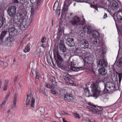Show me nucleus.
<instances>
[{"instance_id":"f257e3e1","label":"nucleus","mask_w":122,"mask_h":122,"mask_svg":"<svg viewBox=\"0 0 122 122\" xmlns=\"http://www.w3.org/2000/svg\"><path fill=\"white\" fill-rule=\"evenodd\" d=\"M18 19H13V23L14 27L18 30H24L27 28L30 25V22L26 23V20H22V22L18 21Z\"/></svg>"},{"instance_id":"f03ea898","label":"nucleus","mask_w":122,"mask_h":122,"mask_svg":"<svg viewBox=\"0 0 122 122\" xmlns=\"http://www.w3.org/2000/svg\"><path fill=\"white\" fill-rule=\"evenodd\" d=\"M95 83H92L90 86V89L92 94H93L94 96L97 98V97L101 96L102 93L101 91L98 89L97 85Z\"/></svg>"},{"instance_id":"7ed1b4c3","label":"nucleus","mask_w":122,"mask_h":122,"mask_svg":"<svg viewBox=\"0 0 122 122\" xmlns=\"http://www.w3.org/2000/svg\"><path fill=\"white\" fill-rule=\"evenodd\" d=\"M105 88L104 90L105 93H109L115 90L116 88L114 84L112 82H108L106 84H104Z\"/></svg>"},{"instance_id":"20e7f679","label":"nucleus","mask_w":122,"mask_h":122,"mask_svg":"<svg viewBox=\"0 0 122 122\" xmlns=\"http://www.w3.org/2000/svg\"><path fill=\"white\" fill-rule=\"evenodd\" d=\"M54 54V57L57 66L59 68H61L62 66L63 60V58L60 55V53L56 51V55Z\"/></svg>"},{"instance_id":"39448f33","label":"nucleus","mask_w":122,"mask_h":122,"mask_svg":"<svg viewBox=\"0 0 122 122\" xmlns=\"http://www.w3.org/2000/svg\"><path fill=\"white\" fill-rule=\"evenodd\" d=\"M16 7L13 6H9L7 10L9 15L11 17H13V19H18V16L16 15Z\"/></svg>"},{"instance_id":"423d86ee","label":"nucleus","mask_w":122,"mask_h":122,"mask_svg":"<svg viewBox=\"0 0 122 122\" xmlns=\"http://www.w3.org/2000/svg\"><path fill=\"white\" fill-rule=\"evenodd\" d=\"M83 31L85 33L86 32L87 34L91 33L92 35L95 37H98L99 36V34L97 31L96 30L92 31L90 27L86 26L83 28Z\"/></svg>"},{"instance_id":"0eeeda50","label":"nucleus","mask_w":122,"mask_h":122,"mask_svg":"<svg viewBox=\"0 0 122 122\" xmlns=\"http://www.w3.org/2000/svg\"><path fill=\"white\" fill-rule=\"evenodd\" d=\"M19 15L20 16V18L19 20H18V21L22 22V20L25 19L26 20V23H27L29 22H30V23L32 22V19L31 18H30L29 19H28L27 16L26 15L25 12L20 13Z\"/></svg>"},{"instance_id":"6e6552de","label":"nucleus","mask_w":122,"mask_h":122,"mask_svg":"<svg viewBox=\"0 0 122 122\" xmlns=\"http://www.w3.org/2000/svg\"><path fill=\"white\" fill-rule=\"evenodd\" d=\"M40 2L37 1L36 3L34 4L33 5H32V4H31V5H30L31 7H32L31 8V15H33L34 13L38 10L40 7Z\"/></svg>"},{"instance_id":"1a4fd4ad","label":"nucleus","mask_w":122,"mask_h":122,"mask_svg":"<svg viewBox=\"0 0 122 122\" xmlns=\"http://www.w3.org/2000/svg\"><path fill=\"white\" fill-rule=\"evenodd\" d=\"M14 41L15 39L13 37L9 36L5 38V40L3 41L2 44L9 46H10L12 42Z\"/></svg>"},{"instance_id":"9d476101","label":"nucleus","mask_w":122,"mask_h":122,"mask_svg":"<svg viewBox=\"0 0 122 122\" xmlns=\"http://www.w3.org/2000/svg\"><path fill=\"white\" fill-rule=\"evenodd\" d=\"M110 2L109 5V8L111 10H115L117 9L118 8V3L114 0H108Z\"/></svg>"},{"instance_id":"9b49d317","label":"nucleus","mask_w":122,"mask_h":122,"mask_svg":"<svg viewBox=\"0 0 122 122\" xmlns=\"http://www.w3.org/2000/svg\"><path fill=\"white\" fill-rule=\"evenodd\" d=\"M108 62L104 58L100 59L97 61V65L98 67H103L107 66Z\"/></svg>"},{"instance_id":"f8f14e48","label":"nucleus","mask_w":122,"mask_h":122,"mask_svg":"<svg viewBox=\"0 0 122 122\" xmlns=\"http://www.w3.org/2000/svg\"><path fill=\"white\" fill-rule=\"evenodd\" d=\"M80 19L77 16L73 17L69 22L72 25L74 26L79 24L80 22Z\"/></svg>"},{"instance_id":"ddd939ff","label":"nucleus","mask_w":122,"mask_h":122,"mask_svg":"<svg viewBox=\"0 0 122 122\" xmlns=\"http://www.w3.org/2000/svg\"><path fill=\"white\" fill-rule=\"evenodd\" d=\"M8 32L9 36L13 37L16 36L18 33L17 30L13 27H11L9 28Z\"/></svg>"},{"instance_id":"4468645a","label":"nucleus","mask_w":122,"mask_h":122,"mask_svg":"<svg viewBox=\"0 0 122 122\" xmlns=\"http://www.w3.org/2000/svg\"><path fill=\"white\" fill-rule=\"evenodd\" d=\"M88 41L85 39L80 40V46L82 48L86 49L88 48L89 44Z\"/></svg>"},{"instance_id":"2eb2a0df","label":"nucleus","mask_w":122,"mask_h":122,"mask_svg":"<svg viewBox=\"0 0 122 122\" xmlns=\"http://www.w3.org/2000/svg\"><path fill=\"white\" fill-rule=\"evenodd\" d=\"M73 53L76 55L80 57H81L82 56V53L81 48L79 47L74 49L73 50Z\"/></svg>"},{"instance_id":"dca6fc26","label":"nucleus","mask_w":122,"mask_h":122,"mask_svg":"<svg viewBox=\"0 0 122 122\" xmlns=\"http://www.w3.org/2000/svg\"><path fill=\"white\" fill-rule=\"evenodd\" d=\"M64 98L65 100L70 102L73 100L74 98L72 94L67 93L64 95Z\"/></svg>"},{"instance_id":"f3484780","label":"nucleus","mask_w":122,"mask_h":122,"mask_svg":"<svg viewBox=\"0 0 122 122\" xmlns=\"http://www.w3.org/2000/svg\"><path fill=\"white\" fill-rule=\"evenodd\" d=\"M66 43L70 47L73 46L75 45L74 39L72 38H68L66 39Z\"/></svg>"},{"instance_id":"a211bd4d","label":"nucleus","mask_w":122,"mask_h":122,"mask_svg":"<svg viewBox=\"0 0 122 122\" xmlns=\"http://www.w3.org/2000/svg\"><path fill=\"white\" fill-rule=\"evenodd\" d=\"M99 75V76H104L107 73V70L105 67H101L98 70Z\"/></svg>"},{"instance_id":"6ab92c4d","label":"nucleus","mask_w":122,"mask_h":122,"mask_svg":"<svg viewBox=\"0 0 122 122\" xmlns=\"http://www.w3.org/2000/svg\"><path fill=\"white\" fill-rule=\"evenodd\" d=\"M68 67L69 68V69H68L67 70L70 71L71 70L74 71H78L80 70H81L82 68V67H75L72 65L69 66Z\"/></svg>"},{"instance_id":"aec40b11","label":"nucleus","mask_w":122,"mask_h":122,"mask_svg":"<svg viewBox=\"0 0 122 122\" xmlns=\"http://www.w3.org/2000/svg\"><path fill=\"white\" fill-rule=\"evenodd\" d=\"M7 31H6L3 30L1 33L0 37V41L2 43L4 41L3 39L4 38L5 35L6 34Z\"/></svg>"},{"instance_id":"412c9836","label":"nucleus","mask_w":122,"mask_h":122,"mask_svg":"<svg viewBox=\"0 0 122 122\" xmlns=\"http://www.w3.org/2000/svg\"><path fill=\"white\" fill-rule=\"evenodd\" d=\"M91 87L89 88V89L88 88H86L84 90V92L86 96L89 97L91 96L92 95V93L90 92V90H91L90 89Z\"/></svg>"},{"instance_id":"4be33fe9","label":"nucleus","mask_w":122,"mask_h":122,"mask_svg":"<svg viewBox=\"0 0 122 122\" xmlns=\"http://www.w3.org/2000/svg\"><path fill=\"white\" fill-rule=\"evenodd\" d=\"M88 42L92 43L94 45L97 44L98 42L97 38L96 37H92V38H90L89 40H88Z\"/></svg>"},{"instance_id":"5701e85b","label":"nucleus","mask_w":122,"mask_h":122,"mask_svg":"<svg viewBox=\"0 0 122 122\" xmlns=\"http://www.w3.org/2000/svg\"><path fill=\"white\" fill-rule=\"evenodd\" d=\"M85 57L86 60H87V61L89 62H92L93 60V57L90 55L89 54H86L85 56Z\"/></svg>"},{"instance_id":"b1692460","label":"nucleus","mask_w":122,"mask_h":122,"mask_svg":"<svg viewBox=\"0 0 122 122\" xmlns=\"http://www.w3.org/2000/svg\"><path fill=\"white\" fill-rule=\"evenodd\" d=\"M117 18L119 21L122 22V11H119L117 14Z\"/></svg>"},{"instance_id":"393cba45","label":"nucleus","mask_w":122,"mask_h":122,"mask_svg":"<svg viewBox=\"0 0 122 122\" xmlns=\"http://www.w3.org/2000/svg\"><path fill=\"white\" fill-rule=\"evenodd\" d=\"M17 95L16 94H14V98L13 100V104L12 105L11 108L12 109H13L14 107L16 106V102H17Z\"/></svg>"},{"instance_id":"a878e982","label":"nucleus","mask_w":122,"mask_h":122,"mask_svg":"<svg viewBox=\"0 0 122 122\" xmlns=\"http://www.w3.org/2000/svg\"><path fill=\"white\" fill-rule=\"evenodd\" d=\"M69 5L67 4L64 3L63 5V7L62 9V11H64L67 10L68 9V7Z\"/></svg>"},{"instance_id":"bb28decb","label":"nucleus","mask_w":122,"mask_h":122,"mask_svg":"<svg viewBox=\"0 0 122 122\" xmlns=\"http://www.w3.org/2000/svg\"><path fill=\"white\" fill-rule=\"evenodd\" d=\"M59 48L60 50L61 51L63 52H66V50L67 48L65 46L61 47H59Z\"/></svg>"},{"instance_id":"cd10ccee","label":"nucleus","mask_w":122,"mask_h":122,"mask_svg":"<svg viewBox=\"0 0 122 122\" xmlns=\"http://www.w3.org/2000/svg\"><path fill=\"white\" fill-rule=\"evenodd\" d=\"M8 81L7 80L5 81V84H4L3 88V90L4 91L7 90L8 86Z\"/></svg>"},{"instance_id":"c85d7f7f","label":"nucleus","mask_w":122,"mask_h":122,"mask_svg":"<svg viewBox=\"0 0 122 122\" xmlns=\"http://www.w3.org/2000/svg\"><path fill=\"white\" fill-rule=\"evenodd\" d=\"M117 64L119 67L122 66V58H120Z\"/></svg>"},{"instance_id":"c756f323","label":"nucleus","mask_w":122,"mask_h":122,"mask_svg":"<svg viewBox=\"0 0 122 122\" xmlns=\"http://www.w3.org/2000/svg\"><path fill=\"white\" fill-rule=\"evenodd\" d=\"M30 44H28L26 46L24 50V51L25 52H28L30 50Z\"/></svg>"},{"instance_id":"7c9ffc66","label":"nucleus","mask_w":122,"mask_h":122,"mask_svg":"<svg viewBox=\"0 0 122 122\" xmlns=\"http://www.w3.org/2000/svg\"><path fill=\"white\" fill-rule=\"evenodd\" d=\"M59 27L58 29V32L59 33H61L63 30V27L61 26V23H60L59 25Z\"/></svg>"},{"instance_id":"2f4dec72","label":"nucleus","mask_w":122,"mask_h":122,"mask_svg":"<svg viewBox=\"0 0 122 122\" xmlns=\"http://www.w3.org/2000/svg\"><path fill=\"white\" fill-rule=\"evenodd\" d=\"M35 99L34 98L32 97L31 100V107H35Z\"/></svg>"},{"instance_id":"473e14b6","label":"nucleus","mask_w":122,"mask_h":122,"mask_svg":"<svg viewBox=\"0 0 122 122\" xmlns=\"http://www.w3.org/2000/svg\"><path fill=\"white\" fill-rule=\"evenodd\" d=\"M118 76L119 78V84L118 83H117L118 84H119V85H120L122 77V73H118Z\"/></svg>"},{"instance_id":"72a5a7b5","label":"nucleus","mask_w":122,"mask_h":122,"mask_svg":"<svg viewBox=\"0 0 122 122\" xmlns=\"http://www.w3.org/2000/svg\"><path fill=\"white\" fill-rule=\"evenodd\" d=\"M59 3L58 2H56L54 5L53 9L54 10H57L58 6Z\"/></svg>"},{"instance_id":"f704fd0d","label":"nucleus","mask_w":122,"mask_h":122,"mask_svg":"<svg viewBox=\"0 0 122 122\" xmlns=\"http://www.w3.org/2000/svg\"><path fill=\"white\" fill-rule=\"evenodd\" d=\"M101 50V56H102V57H101V58H104V55L106 53V52L105 51H104V50L103 49H102V50Z\"/></svg>"},{"instance_id":"c9c22d12","label":"nucleus","mask_w":122,"mask_h":122,"mask_svg":"<svg viewBox=\"0 0 122 122\" xmlns=\"http://www.w3.org/2000/svg\"><path fill=\"white\" fill-rule=\"evenodd\" d=\"M65 46V44L64 41L62 40H61L58 46L59 47L63 46Z\"/></svg>"},{"instance_id":"e433bc0d","label":"nucleus","mask_w":122,"mask_h":122,"mask_svg":"<svg viewBox=\"0 0 122 122\" xmlns=\"http://www.w3.org/2000/svg\"><path fill=\"white\" fill-rule=\"evenodd\" d=\"M50 81L54 85L55 84V83L56 82L55 78L52 76L50 78Z\"/></svg>"},{"instance_id":"4c0bfd02","label":"nucleus","mask_w":122,"mask_h":122,"mask_svg":"<svg viewBox=\"0 0 122 122\" xmlns=\"http://www.w3.org/2000/svg\"><path fill=\"white\" fill-rule=\"evenodd\" d=\"M98 45L100 46H103L104 45V43L102 41H100L99 40H98Z\"/></svg>"},{"instance_id":"58836bf2","label":"nucleus","mask_w":122,"mask_h":122,"mask_svg":"<svg viewBox=\"0 0 122 122\" xmlns=\"http://www.w3.org/2000/svg\"><path fill=\"white\" fill-rule=\"evenodd\" d=\"M66 92V90L64 89L61 90L60 91V93L61 95L64 96V94H65Z\"/></svg>"},{"instance_id":"ea45409f","label":"nucleus","mask_w":122,"mask_h":122,"mask_svg":"<svg viewBox=\"0 0 122 122\" xmlns=\"http://www.w3.org/2000/svg\"><path fill=\"white\" fill-rule=\"evenodd\" d=\"M4 23V20H3V18L0 16V26L2 25Z\"/></svg>"},{"instance_id":"a19ab883","label":"nucleus","mask_w":122,"mask_h":122,"mask_svg":"<svg viewBox=\"0 0 122 122\" xmlns=\"http://www.w3.org/2000/svg\"><path fill=\"white\" fill-rule=\"evenodd\" d=\"M42 92L45 96H47V90L46 89L44 88L43 90H42Z\"/></svg>"},{"instance_id":"79ce46f5","label":"nucleus","mask_w":122,"mask_h":122,"mask_svg":"<svg viewBox=\"0 0 122 122\" xmlns=\"http://www.w3.org/2000/svg\"><path fill=\"white\" fill-rule=\"evenodd\" d=\"M65 77L69 79H71L73 78L72 76L68 74H66L65 75Z\"/></svg>"},{"instance_id":"37998d69","label":"nucleus","mask_w":122,"mask_h":122,"mask_svg":"<svg viewBox=\"0 0 122 122\" xmlns=\"http://www.w3.org/2000/svg\"><path fill=\"white\" fill-rule=\"evenodd\" d=\"M71 0H66L64 3L66 4H68L70 5L71 3Z\"/></svg>"},{"instance_id":"c03bdc74","label":"nucleus","mask_w":122,"mask_h":122,"mask_svg":"<svg viewBox=\"0 0 122 122\" xmlns=\"http://www.w3.org/2000/svg\"><path fill=\"white\" fill-rule=\"evenodd\" d=\"M10 95V92H8L7 93V94L6 95L4 99L7 101Z\"/></svg>"},{"instance_id":"a18cd8bd","label":"nucleus","mask_w":122,"mask_h":122,"mask_svg":"<svg viewBox=\"0 0 122 122\" xmlns=\"http://www.w3.org/2000/svg\"><path fill=\"white\" fill-rule=\"evenodd\" d=\"M35 53L36 54V55L38 57H39L40 56L41 53L39 51H38L37 50H36L35 52Z\"/></svg>"},{"instance_id":"49530a36","label":"nucleus","mask_w":122,"mask_h":122,"mask_svg":"<svg viewBox=\"0 0 122 122\" xmlns=\"http://www.w3.org/2000/svg\"><path fill=\"white\" fill-rule=\"evenodd\" d=\"M46 40V38L45 37H43L41 39V42L44 43L45 42V41Z\"/></svg>"},{"instance_id":"de8ad7c7","label":"nucleus","mask_w":122,"mask_h":122,"mask_svg":"<svg viewBox=\"0 0 122 122\" xmlns=\"http://www.w3.org/2000/svg\"><path fill=\"white\" fill-rule=\"evenodd\" d=\"M74 117L75 118H80L79 115L76 113H74Z\"/></svg>"},{"instance_id":"09e8293b","label":"nucleus","mask_w":122,"mask_h":122,"mask_svg":"<svg viewBox=\"0 0 122 122\" xmlns=\"http://www.w3.org/2000/svg\"><path fill=\"white\" fill-rule=\"evenodd\" d=\"M89 108L91 111H92V112H96V109L92 107H89Z\"/></svg>"},{"instance_id":"8fccbe9b","label":"nucleus","mask_w":122,"mask_h":122,"mask_svg":"<svg viewBox=\"0 0 122 122\" xmlns=\"http://www.w3.org/2000/svg\"><path fill=\"white\" fill-rule=\"evenodd\" d=\"M51 92L54 95H56L57 94V93L54 90H51Z\"/></svg>"},{"instance_id":"3c124183","label":"nucleus","mask_w":122,"mask_h":122,"mask_svg":"<svg viewBox=\"0 0 122 122\" xmlns=\"http://www.w3.org/2000/svg\"><path fill=\"white\" fill-rule=\"evenodd\" d=\"M97 109L99 111H101L103 110V109L102 107H97Z\"/></svg>"},{"instance_id":"603ef678","label":"nucleus","mask_w":122,"mask_h":122,"mask_svg":"<svg viewBox=\"0 0 122 122\" xmlns=\"http://www.w3.org/2000/svg\"><path fill=\"white\" fill-rule=\"evenodd\" d=\"M101 112H101V111H97L96 110V112H95L94 113L100 115L101 114Z\"/></svg>"},{"instance_id":"864d4df0","label":"nucleus","mask_w":122,"mask_h":122,"mask_svg":"<svg viewBox=\"0 0 122 122\" xmlns=\"http://www.w3.org/2000/svg\"><path fill=\"white\" fill-rule=\"evenodd\" d=\"M31 98V94L30 93V94H28L27 95V98L26 99L30 100Z\"/></svg>"},{"instance_id":"5fc2aeb1","label":"nucleus","mask_w":122,"mask_h":122,"mask_svg":"<svg viewBox=\"0 0 122 122\" xmlns=\"http://www.w3.org/2000/svg\"><path fill=\"white\" fill-rule=\"evenodd\" d=\"M30 1L31 2V3L32 4L35 3H36V2L37 1L36 0H30Z\"/></svg>"},{"instance_id":"6e6d98bb","label":"nucleus","mask_w":122,"mask_h":122,"mask_svg":"<svg viewBox=\"0 0 122 122\" xmlns=\"http://www.w3.org/2000/svg\"><path fill=\"white\" fill-rule=\"evenodd\" d=\"M69 79L66 77L65 78H64V80L66 82H69Z\"/></svg>"},{"instance_id":"4d7b16f0","label":"nucleus","mask_w":122,"mask_h":122,"mask_svg":"<svg viewBox=\"0 0 122 122\" xmlns=\"http://www.w3.org/2000/svg\"><path fill=\"white\" fill-rule=\"evenodd\" d=\"M20 0L21 3L22 4H24L27 2V0Z\"/></svg>"},{"instance_id":"13d9d810","label":"nucleus","mask_w":122,"mask_h":122,"mask_svg":"<svg viewBox=\"0 0 122 122\" xmlns=\"http://www.w3.org/2000/svg\"><path fill=\"white\" fill-rule=\"evenodd\" d=\"M60 9H58L57 11L56 12V15L58 16H59L60 15Z\"/></svg>"},{"instance_id":"bf43d9fd","label":"nucleus","mask_w":122,"mask_h":122,"mask_svg":"<svg viewBox=\"0 0 122 122\" xmlns=\"http://www.w3.org/2000/svg\"><path fill=\"white\" fill-rule=\"evenodd\" d=\"M30 100L26 99V105H27L28 104L29 102L30 101Z\"/></svg>"},{"instance_id":"052dcab7","label":"nucleus","mask_w":122,"mask_h":122,"mask_svg":"<svg viewBox=\"0 0 122 122\" xmlns=\"http://www.w3.org/2000/svg\"><path fill=\"white\" fill-rule=\"evenodd\" d=\"M55 88V87L54 86L52 85L51 84L50 86V87H49V88L51 89H54Z\"/></svg>"},{"instance_id":"680f3d73","label":"nucleus","mask_w":122,"mask_h":122,"mask_svg":"<svg viewBox=\"0 0 122 122\" xmlns=\"http://www.w3.org/2000/svg\"><path fill=\"white\" fill-rule=\"evenodd\" d=\"M51 84L47 83H46L45 84V86L47 88H49V87H50V86Z\"/></svg>"},{"instance_id":"e2e57ef3","label":"nucleus","mask_w":122,"mask_h":122,"mask_svg":"<svg viewBox=\"0 0 122 122\" xmlns=\"http://www.w3.org/2000/svg\"><path fill=\"white\" fill-rule=\"evenodd\" d=\"M107 14L105 13H104V15L103 16V18L104 19H105L106 18H107Z\"/></svg>"},{"instance_id":"0e129e2a","label":"nucleus","mask_w":122,"mask_h":122,"mask_svg":"<svg viewBox=\"0 0 122 122\" xmlns=\"http://www.w3.org/2000/svg\"><path fill=\"white\" fill-rule=\"evenodd\" d=\"M7 101L6 100H5L4 99V100L2 102V104H3V105H4L5 103L6 102H7Z\"/></svg>"},{"instance_id":"69168bd1","label":"nucleus","mask_w":122,"mask_h":122,"mask_svg":"<svg viewBox=\"0 0 122 122\" xmlns=\"http://www.w3.org/2000/svg\"><path fill=\"white\" fill-rule=\"evenodd\" d=\"M63 56L65 58H66V56H67V54H66V52H63Z\"/></svg>"},{"instance_id":"338daca9","label":"nucleus","mask_w":122,"mask_h":122,"mask_svg":"<svg viewBox=\"0 0 122 122\" xmlns=\"http://www.w3.org/2000/svg\"><path fill=\"white\" fill-rule=\"evenodd\" d=\"M88 104L90 106H91L92 107H93L96 108V106L95 105H92L91 103H89Z\"/></svg>"},{"instance_id":"774afa93","label":"nucleus","mask_w":122,"mask_h":122,"mask_svg":"<svg viewBox=\"0 0 122 122\" xmlns=\"http://www.w3.org/2000/svg\"><path fill=\"white\" fill-rule=\"evenodd\" d=\"M100 98L101 100H103V99H106L107 98L105 97H100Z\"/></svg>"}]
</instances>
